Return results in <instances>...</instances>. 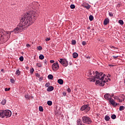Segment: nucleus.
I'll list each match as a JSON object with an SVG mask.
<instances>
[{
	"label": "nucleus",
	"mask_w": 125,
	"mask_h": 125,
	"mask_svg": "<svg viewBox=\"0 0 125 125\" xmlns=\"http://www.w3.org/2000/svg\"><path fill=\"white\" fill-rule=\"evenodd\" d=\"M34 11H30L23 14V16L20 19V22L17 27L14 29L15 34H18L25 30V28L32 25L37 18V14Z\"/></svg>",
	"instance_id": "f257e3e1"
},
{
	"label": "nucleus",
	"mask_w": 125,
	"mask_h": 125,
	"mask_svg": "<svg viewBox=\"0 0 125 125\" xmlns=\"http://www.w3.org/2000/svg\"><path fill=\"white\" fill-rule=\"evenodd\" d=\"M96 75L95 76H90V77H91V82H93L94 83L95 82V79H97L100 80V81H103L104 80V76H105V74L103 75V73L100 72L99 73L98 71H95ZM102 75L103 76H102Z\"/></svg>",
	"instance_id": "f03ea898"
},
{
	"label": "nucleus",
	"mask_w": 125,
	"mask_h": 125,
	"mask_svg": "<svg viewBox=\"0 0 125 125\" xmlns=\"http://www.w3.org/2000/svg\"><path fill=\"white\" fill-rule=\"evenodd\" d=\"M11 111L6 109L5 110H0V118H3L4 117L6 118H9L11 117Z\"/></svg>",
	"instance_id": "7ed1b4c3"
},
{
	"label": "nucleus",
	"mask_w": 125,
	"mask_h": 125,
	"mask_svg": "<svg viewBox=\"0 0 125 125\" xmlns=\"http://www.w3.org/2000/svg\"><path fill=\"white\" fill-rule=\"evenodd\" d=\"M109 96L110 94L106 93L104 95V99H106V100H108L110 105H112L114 107H117V106H118V103H116L112 98H109Z\"/></svg>",
	"instance_id": "20e7f679"
},
{
	"label": "nucleus",
	"mask_w": 125,
	"mask_h": 125,
	"mask_svg": "<svg viewBox=\"0 0 125 125\" xmlns=\"http://www.w3.org/2000/svg\"><path fill=\"white\" fill-rule=\"evenodd\" d=\"M81 121L85 125H90L92 123V120L88 116H83Z\"/></svg>",
	"instance_id": "39448f33"
},
{
	"label": "nucleus",
	"mask_w": 125,
	"mask_h": 125,
	"mask_svg": "<svg viewBox=\"0 0 125 125\" xmlns=\"http://www.w3.org/2000/svg\"><path fill=\"white\" fill-rule=\"evenodd\" d=\"M4 33H5L4 30L0 29V43H3L6 42V40H4V37H5Z\"/></svg>",
	"instance_id": "423d86ee"
},
{
	"label": "nucleus",
	"mask_w": 125,
	"mask_h": 125,
	"mask_svg": "<svg viewBox=\"0 0 125 125\" xmlns=\"http://www.w3.org/2000/svg\"><path fill=\"white\" fill-rule=\"evenodd\" d=\"M80 110L81 111H85V113H87V112H89V110H90L89 104H84L81 107Z\"/></svg>",
	"instance_id": "0eeeda50"
},
{
	"label": "nucleus",
	"mask_w": 125,
	"mask_h": 125,
	"mask_svg": "<svg viewBox=\"0 0 125 125\" xmlns=\"http://www.w3.org/2000/svg\"><path fill=\"white\" fill-rule=\"evenodd\" d=\"M59 61L63 67H67L68 66V61L66 59H60Z\"/></svg>",
	"instance_id": "6e6552de"
},
{
	"label": "nucleus",
	"mask_w": 125,
	"mask_h": 125,
	"mask_svg": "<svg viewBox=\"0 0 125 125\" xmlns=\"http://www.w3.org/2000/svg\"><path fill=\"white\" fill-rule=\"evenodd\" d=\"M52 68L53 71H57L59 69V64L56 62L52 65Z\"/></svg>",
	"instance_id": "1a4fd4ad"
},
{
	"label": "nucleus",
	"mask_w": 125,
	"mask_h": 125,
	"mask_svg": "<svg viewBox=\"0 0 125 125\" xmlns=\"http://www.w3.org/2000/svg\"><path fill=\"white\" fill-rule=\"evenodd\" d=\"M110 22V20L108 18H106L105 19H104V25H107L108 24H109Z\"/></svg>",
	"instance_id": "9d476101"
},
{
	"label": "nucleus",
	"mask_w": 125,
	"mask_h": 125,
	"mask_svg": "<svg viewBox=\"0 0 125 125\" xmlns=\"http://www.w3.org/2000/svg\"><path fill=\"white\" fill-rule=\"evenodd\" d=\"M54 89V87L53 86H49L47 89V91H48V92H50V91H52Z\"/></svg>",
	"instance_id": "9b49d317"
},
{
	"label": "nucleus",
	"mask_w": 125,
	"mask_h": 125,
	"mask_svg": "<svg viewBox=\"0 0 125 125\" xmlns=\"http://www.w3.org/2000/svg\"><path fill=\"white\" fill-rule=\"evenodd\" d=\"M90 5H89V4L87 3L86 5H84L83 6V7H84V8H86V9H89V8H90Z\"/></svg>",
	"instance_id": "f8f14e48"
},
{
	"label": "nucleus",
	"mask_w": 125,
	"mask_h": 125,
	"mask_svg": "<svg viewBox=\"0 0 125 125\" xmlns=\"http://www.w3.org/2000/svg\"><path fill=\"white\" fill-rule=\"evenodd\" d=\"M58 83L59 84L62 85V84H63V83H64V81L61 79H58Z\"/></svg>",
	"instance_id": "ddd939ff"
},
{
	"label": "nucleus",
	"mask_w": 125,
	"mask_h": 125,
	"mask_svg": "<svg viewBox=\"0 0 125 125\" xmlns=\"http://www.w3.org/2000/svg\"><path fill=\"white\" fill-rule=\"evenodd\" d=\"M72 56H73V58H77V57H78V56H79V54L76 52H74L73 53Z\"/></svg>",
	"instance_id": "4468645a"
},
{
	"label": "nucleus",
	"mask_w": 125,
	"mask_h": 125,
	"mask_svg": "<svg viewBox=\"0 0 125 125\" xmlns=\"http://www.w3.org/2000/svg\"><path fill=\"white\" fill-rule=\"evenodd\" d=\"M0 104L1 105H5L6 104V100L3 99L2 101L1 102Z\"/></svg>",
	"instance_id": "2eb2a0df"
},
{
	"label": "nucleus",
	"mask_w": 125,
	"mask_h": 125,
	"mask_svg": "<svg viewBox=\"0 0 125 125\" xmlns=\"http://www.w3.org/2000/svg\"><path fill=\"white\" fill-rule=\"evenodd\" d=\"M104 120L106 121V122H108V121H110V117L108 115H106L104 117Z\"/></svg>",
	"instance_id": "dca6fc26"
},
{
	"label": "nucleus",
	"mask_w": 125,
	"mask_h": 125,
	"mask_svg": "<svg viewBox=\"0 0 125 125\" xmlns=\"http://www.w3.org/2000/svg\"><path fill=\"white\" fill-rule=\"evenodd\" d=\"M48 80H53V75L49 74L48 75Z\"/></svg>",
	"instance_id": "f3484780"
},
{
	"label": "nucleus",
	"mask_w": 125,
	"mask_h": 125,
	"mask_svg": "<svg viewBox=\"0 0 125 125\" xmlns=\"http://www.w3.org/2000/svg\"><path fill=\"white\" fill-rule=\"evenodd\" d=\"M39 59L41 60H43L44 59V56L42 54L39 56Z\"/></svg>",
	"instance_id": "a211bd4d"
},
{
	"label": "nucleus",
	"mask_w": 125,
	"mask_h": 125,
	"mask_svg": "<svg viewBox=\"0 0 125 125\" xmlns=\"http://www.w3.org/2000/svg\"><path fill=\"white\" fill-rule=\"evenodd\" d=\"M47 105H48V106H51V105H52V101H48L47 102Z\"/></svg>",
	"instance_id": "6ab92c4d"
},
{
	"label": "nucleus",
	"mask_w": 125,
	"mask_h": 125,
	"mask_svg": "<svg viewBox=\"0 0 125 125\" xmlns=\"http://www.w3.org/2000/svg\"><path fill=\"white\" fill-rule=\"evenodd\" d=\"M76 43H77V41L75 40H72L71 41V44H72V45H75Z\"/></svg>",
	"instance_id": "aec40b11"
},
{
	"label": "nucleus",
	"mask_w": 125,
	"mask_h": 125,
	"mask_svg": "<svg viewBox=\"0 0 125 125\" xmlns=\"http://www.w3.org/2000/svg\"><path fill=\"white\" fill-rule=\"evenodd\" d=\"M16 75H17V76H20V74H21V73L20 72V70H19V69L17 70L16 71Z\"/></svg>",
	"instance_id": "412c9836"
},
{
	"label": "nucleus",
	"mask_w": 125,
	"mask_h": 125,
	"mask_svg": "<svg viewBox=\"0 0 125 125\" xmlns=\"http://www.w3.org/2000/svg\"><path fill=\"white\" fill-rule=\"evenodd\" d=\"M118 23H119L120 25H124V21H123V20H120L118 21Z\"/></svg>",
	"instance_id": "4be33fe9"
},
{
	"label": "nucleus",
	"mask_w": 125,
	"mask_h": 125,
	"mask_svg": "<svg viewBox=\"0 0 125 125\" xmlns=\"http://www.w3.org/2000/svg\"><path fill=\"white\" fill-rule=\"evenodd\" d=\"M37 66H38V67L39 68H41V67H42V64L41 62H37Z\"/></svg>",
	"instance_id": "5701e85b"
},
{
	"label": "nucleus",
	"mask_w": 125,
	"mask_h": 125,
	"mask_svg": "<svg viewBox=\"0 0 125 125\" xmlns=\"http://www.w3.org/2000/svg\"><path fill=\"white\" fill-rule=\"evenodd\" d=\"M124 110H125V106L123 105L120 106L119 107V111H123Z\"/></svg>",
	"instance_id": "b1692460"
},
{
	"label": "nucleus",
	"mask_w": 125,
	"mask_h": 125,
	"mask_svg": "<svg viewBox=\"0 0 125 125\" xmlns=\"http://www.w3.org/2000/svg\"><path fill=\"white\" fill-rule=\"evenodd\" d=\"M93 19H94L93 16L90 15L89 16V20H90V21H92Z\"/></svg>",
	"instance_id": "393cba45"
},
{
	"label": "nucleus",
	"mask_w": 125,
	"mask_h": 125,
	"mask_svg": "<svg viewBox=\"0 0 125 125\" xmlns=\"http://www.w3.org/2000/svg\"><path fill=\"white\" fill-rule=\"evenodd\" d=\"M39 111L40 112H43V108L42 106H39Z\"/></svg>",
	"instance_id": "a878e982"
},
{
	"label": "nucleus",
	"mask_w": 125,
	"mask_h": 125,
	"mask_svg": "<svg viewBox=\"0 0 125 125\" xmlns=\"http://www.w3.org/2000/svg\"><path fill=\"white\" fill-rule=\"evenodd\" d=\"M117 116H116V115L113 114L111 115V119H112V120H115Z\"/></svg>",
	"instance_id": "bb28decb"
},
{
	"label": "nucleus",
	"mask_w": 125,
	"mask_h": 125,
	"mask_svg": "<svg viewBox=\"0 0 125 125\" xmlns=\"http://www.w3.org/2000/svg\"><path fill=\"white\" fill-rule=\"evenodd\" d=\"M20 61L21 62H23V61H24V57L23 56H21L20 57Z\"/></svg>",
	"instance_id": "cd10ccee"
},
{
	"label": "nucleus",
	"mask_w": 125,
	"mask_h": 125,
	"mask_svg": "<svg viewBox=\"0 0 125 125\" xmlns=\"http://www.w3.org/2000/svg\"><path fill=\"white\" fill-rule=\"evenodd\" d=\"M75 7H76V6H75L74 4H71L70 5V8H71V9H75Z\"/></svg>",
	"instance_id": "c85d7f7f"
},
{
	"label": "nucleus",
	"mask_w": 125,
	"mask_h": 125,
	"mask_svg": "<svg viewBox=\"0 0 125 125\" xmlns=\"http://www.w3.org/2000/svg\"><path fill=\"white\" fill-rule=\"evenodd\" d=\"M101 83V81L100 80H97V81H96L95 83H96V84H100Z\"/></svg>",
	"instance_id": "c756f323"
},
{
	"label": "nucleus",
	"mask_w": 125,
	"mask_h": 125,
	"mask_svg": "<svg viewBox=\"0 0 125 125\" xmlns=\"http://www.w3.org/2000/svg\"><path fill=\"white\" fill-rule=\"evenodd\" d=\"M102 81L103 80H101V83H100V85H101V86H104V85H105V84L103 83V82H102Z\"/></svg>",
	"instance_id": "7c9ffc66"
},
{
	"label": "nucleus",
	"mask_w": 125,
	"mask_h": 125,
	"mask_svg": "<svg viewBox=\"0 0 125 125\" xmlns=\"http://www.w3.org/2000/svg\"><path fill=\"white\" fill-rule=\"evenodd\" d=\"M49 85H50V83H47L45 84V87H48L49 86Z\"/></svg>",
	"instance_id": "2f4dec72"
},
{
	"label": "nucleus",
	"mask_w": 125,
	"mask_h": 125,
	"mask_svg": "<svg viewBox=\"0 0 125 125\" xmlns=\"http://www.w3.org/2000/svg\"><path fill=\"white\" fill-rule=\"evenodd\" d=\"M37 49H38V50H42V46H38L37 47Z\"/></svg>",
	"instance_id": "473e14b6"
},
{
	"label": "nucleus",
	"mask_w": 125,
	"mask_h": 125,
	"mask_svg": "<svg viewBox=\"0 0 125 125\" xmlns=\"http://www.w3.org/2000/svg\"><path fill=\"white\" fill-rule=\"evenodd\" d=\"M108 15L109 16H110V17H113V16H114V15L113 14V13H112V12H108Z\"/></svg>",
	"instance_id": "72a5a7b5"
},
{
	"label": "nucleus",
	"mask_w": 125,
	"mask_h": 125,
	"mask_svg": "<svg viewBox=\"0 0 125 125\" xmlns=\"http://www.w3.org/2000/svg\"><path fill=\"white\" fill-rule=\"evenodd\" d=\"M34 71V68L32 67V68L30 69V74H33Z\"/></svg>",
	"instance_id": "f704fd0d"
},
{
	"label": "nucleus",
	"mask_w": 125,
	"mask_h": 125,
	"mask_svg": "<svg viewBox=\"0 0 125 125\" xmlns=\"http://www.w3.org/2000/svg\"><path fill=\"white\" fill-rule=\"evenodd\" d=\"M10 82L12 83H15V80L13 78L10 79Z\"/></svg>",
	"instance_id": "c9c22d12"
},
{
	"label": "nucleus",
	"mask_w": 125,
	"mask_h": 125,
	"mask_svg": "<svg viewBox=\"0 0 125 125\" xmlns=\"http://www.w3.org/2000/svg\"><path fill=\"white\" fill-rule=\"evenodd\" d=\"M82 45L84 46V45H86V42L85 41L82 42Z\"/></svg>",
	"instance_id": "e433bc0d"
},
{
	"label": "nucleus",
	"mask_w": 125,
	"mask_h": 125,
	"mask_svg": "<svg viewBox=\"0 0 125 125\" xmlns=\"http://www.w3.org/2000/svg\"><path fill=\"white\" fill-rule=\"evenodd\" d=\"M67 91L68 93H71V91H72V90H71V89L70 88H68L67 89Z\"/></svg>",
	"instance_id": "4c0bfd02"
},
{
	"label": "nucleus",
	"mask_w": 125,
	"mask_h": 125,
	"mask_svg": "<svg viewBox=\"0 0 125 125\" xmlns=\"http://www.w3.org/2000/svg\"><path fill=\"white\" fill-rule=\"evenodd\" d=\"M24 97L25 98H26V99H27V100H28V99H30V98H29V95H25Z\"/></svg>",
	"instance_id": "58836bf2"
},
{
	"label": "nucleus",
	"mask_w": 125,
	"mask_h": 125,
	"mask_svg": "<svg viewBox=\"0 0 125 125\" xmlns=\"http://www.w3.org/2000/svg\"><path fill=\"white\" fill-rule=\"evenodd\" d=\"M113 59H115V60H117V58H118V57H119V56H112Z\"/></svg>",
	"instance_id": "ea45409f"
},
{
	"label": "nucleus",
	"mask_w": 125,
	"mask_h": 125,
	"mask_svg": "<svg viewBox=\"0 0 125 125\" xmlns=\"http://www.w3.org/2000/svg\"><path fill=\"white\" fill-rule=\"evenodd\" d=\"M42 80H43V77L42 76L40 77L39 78V81H40V82H42Z\"/></svg>",
	"instance_id": "a19ab883"
},
{
	"label": "nucleus",
	"mask_w": 125,
	"mask_h": 125,
	"mask_svg": "<svg viewBox=\"0 0 125 125\" xmlns=\"http://www.w3.org/2000/svg\"><path fill=\"white\" fill-rule=\"evenodd\" d=\"M36 76L37 78H39L41 77V75L39 73H36Z\"/></svg>",
	"instance_id": "79ce46f5"
},
{
	"label": "nucleus",
	"mask_w": 125,
	"mask_h": 125,
	"mask_svg": "<svg viewBox=\"0 0 125 125\" xmlns=\"http://www.w3.org/2000/svg\"><path fill=\"white\" fill-rule=\"evenodd\" d=\"M9 90H10V88H5V91H8Z\"/></svg>",
	"instance_id": "37998d69"
},
{
	"label": "nucleus",
	"mask_w": 125,
	"mask_h": 125,
	"mask_svg": "<svg viewBox=\"0 0 125 125\" xmlns=\"http://www.w3.org/2000/svg\"><path fill=\"white\" fill-rule=\"evenodd\" d=\"M47 61L46 60V59L44 60V63L45 65H47Z\"/></svg>",
	"instance_id": "c03bdc74"
},
{
	"label": "nucleus",
	"mask_w": 125,
	"mask_h": 125,
	"mask_svg": "<svg viewBox=\"0 0 125 125\" xmlns=\"http://www.w3.org/2000/svg\"><path fill=\"white\" fill-rule=\"evenodd\" d=\"M50 40V38H47L45 39V41L46 42H48V41H49Z\"/></svg>",
	"instance_id": "a18cd8bd"
},
{
	"label": "nucleus",
	"mask_w": 125,
	"mask_h": 125,
	"mask_svg": "<svg viewBox=\"0 0 125 125\" xmlns=\"http://www.w3.org/2000/svg\"><path fill=\"white\" fill-rule=\"evenodd\" d=\"M90 75H92V73H91V71H89L88 72V77H89Z\"/></svg>",
	"instance_id": "49530a36"
},
{
	"label": "nucleus",
	"mask_w": 125,
	"mask_h": 125,
	"mask_svg": "<svg viewBox=\"0 0 125 125\" xmlns=\"http://www.w3.org/2000/svg\"><path fill=\"white\" fill-rule=\"evenodd\" d=\"M66 94H67V92H64L62 93V95H63V96H66Z\"/></svg>",
	"instance_id": "de8ad7c7"
},
{
	"label": "nucleus",
	"mask_w": 125,
	"mask_h": 125,
	"mask_svg": "<svg viewBox=\"0 0 125 125\" xmlns=\"http://www.w3.org/2000/svg\"><path fill=\"white\" fill-rule=\"evenodd\" d=\"M114 96H115V94L114 93H112L111 95H110V97H111V98H112V97H114Z\"/></svg>",
	"instance_id": "09e8293b"
},
{
	"label": "nucleus",
	"mask_w": 125,
	"mask_h": 125,
	"mask_svg": "<svg viewBox=\"0 0 125 125\" xmlns=\"http://www.w3.org/2000/svg\"><path fill=\"white\" fill-rule=\"evenodd\" d=\"M26 46L27 47H30L31 46V45H30V44H26Z\"/></svg>",
	"instance_id": "8fccbe9b"
},
{
	"label": "nucleus",
	"mask_w": 125,
	"mask_h": 125,
	"mask_svg": "<svg viewBox=\"0 0 125 125\" xmlns=\"http://www.w3.org/2000/svg\"><path fill=\"white\" fill-rule=\"evenodd\" d=\"M110 47H111V48H116V49H118V48H116L114 46H110Z\"/></svg>",
	"instance_id": "3c124183"
},
{
	"label": "nucleus",
	"mask_w": 125,
	"mask_h": 125,
	"mask_svg": "<svg viewBox=\"0 0 125 125\" xmlns=\"http://www.w3.org/2000/svg\"><path fill=\"white\" fill-rule=\"evenodd\" d=\"M113 98H114V99H119V97H118L117 96L114 97Z\"/></svg>",
	"instance_id": "603ef678"
},
{
	"label": "nucleus",
	"mask_w": 125,
	"mask_h": 125,
	"mask_svg": "<svg viewBox=\"0 0 125 125\" xmlns=\"http://www.w3.org/2000/svg\"><path fill=\"white\" fill-rule=\"evenodd\" d=\"M50 63H54V60H51L50 61Z\"/></svg>",
	"instance_id": "864d4df0"
},
{
	"label": "nucleus",
	"mask_w": 125,
	"mask_h": 125,
	"mask_svg": "<svg viewBox=\"0 0 125 125\" xmlns=\"http://www.w3.org/2000/svg\"><path fill=\"white\" fill-rule=\"evenodd\" d=\"M1 72H2V73H5V72H4V69H1Z\"/></svg>",
	"instance_id": "5fc2aeb1"
},
{
	"label": "nucleus",
	"mask_w": 125,
	"mask_h": 125,
	"mask_svg": "<svg viewBox=\"0 0 125 125\" xmlns=\"http://www.w3.org/2000/svg\"><path fill=\"white\" fill-rule=\"evenodd\" d=\"M107 78H111V75L108 74H107Z\"/></svg>",
	"instance_id": "6e6d98bb"
},
{
	"label": "nucleus",
	"mask_w": 125,
	"mask_h": 125,
	"mask_svg": "<svg viewBox=\"0 0 125 125\" xmlns=\"http://www.w3.org/2000/svg\"><path fill=\"white\" fill-rule=\"evenodd\" d=\"M86 58L87 59H90L91 57H89V56H87V57H86Z\"/></svg>",
	"instance_id": "4d7b16f0"
},
{
	"label": "nucleus",
	"mask_w": 125,
	"mask_h": 125,
	"mask_svg": "<svg viewBox=\"0 0 125 125\" xmlns=\"http://www.w3.org/2000/svg\"><path fill=\"white\" fill-rule=\"evenodd\" d=\"M109 66L110 67H113L114 65L113 64H109Z\"/></svg>",
	"instance_id": "13d9d810"
},
{
	"label": "nucleus",
	"mask_w": 125,
	"mask_h": 125,
	"mask_svg": "<svg viewBox=\"0 0 125 125\" xmlns=\"http://www.w3.org/2000/svg\"><path fill=\"white\" fill-rule=\"evenodd\" d=\"M26 69L27 70H29V67H28V66H26Z\"/></svg>",
	"instance_id": "bf43d9fd"
},
{
	"label": "nucleus",
	"mask_w": 125,
	"mask_h": 125,
	"mask_svg": "<svg viewBox=\"0 0 125 125\" xmlns=\"http://www.w3.org/2000/svg\"><path fill=\"white\" fill-rule=\"evenodd\" d=\"M123 99H124V100H125V96H123Z\"/></svg>",
	"instance_id": "052dcab7"
},
{
	"label": "nucleus",
	"mask_w": 125,
	"mask_h": 125,
	"mask_svg": "<svg viewBox=\"0 0 125 125\" xmlns=\"http://www.w3.org/2000/svg\"><path fill=\"white\" fill-rule=\"evenodd\" d=\"M87 29L88 30H89V29H90V26H88V27L87 28Z\"/></svg>",
	"instance_id": "680f3d73"
},
{
	"label": "nucleus",
	"mask_w": 125,
	"mask_h": 125,
	"mask_svg": "<svg viewBox=\"0 0 125 125\" xmlns=\"http://www.w3.org/2000/svg\"><path fill=\"white\" fill-rule=\"evenodd\" d=\"M106 82H107V81H104L103 82V83H106Z\"/></svg>",
	"instance_id": "e2e57ef3"
},
{
	"label": "nucleus",
	"mask_w": 125,
	"mask_h": 125,
	"mask_svg": "<svg viewBox=\"0 0 125 125\" xmlns=\"http://www.w3.org/2000/svg\"><path fill=\"white\" fill-rule=\"evenodd\" d=\"M95 74V72L94 71L93 72V75H94Z\"/></svg>",
	"instance_id": "0e129e2a"
},
{
	"label": "nucleus",
	"mask_w": 125,
	"mask_h": 125,
	"mask_svg": "<svg viewBox=\"0 0 125 125\" xmlns=\"http://www.w3.org/2000/svg\"><path fill=\"white\" fill-rule=\"evenodd\" d=\"M108 80L109 81H111V79H110V78H108Z\"/></svg>",
	"instance_id": "69168bd1"
},
{
	"label": "nucleus",
	"mask_w": 125,
	"mask_h": 125,
	"mask_svg": "<svg viewBox=\"0 0 125 125\" xmlns=\"http://www.w3.org/2000/svg\"><path fill=\"white\" fill-rule=\"evenodd\" d=\"M120 102L122 103V102H123V101L121 100V101H120Z\"/></svg>",
	"instance_id": "338daca9"
},
{
	"label": "nucleus",
	"mask_w": 125,
	"mask_h": 125,
	"mask_svg": "<svg viewBox=\"0 0 125 125\" xmlns=\"http://www.w3.org/2000/svg\"><path fill=\"white\" fill-rule=\"evenodd\" d=\"M43 125L42 124H41V125Z\"/></svg>",
	"instance_id": "774afa93"
}]
</instances>
